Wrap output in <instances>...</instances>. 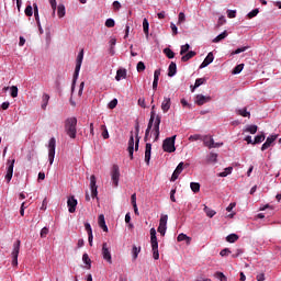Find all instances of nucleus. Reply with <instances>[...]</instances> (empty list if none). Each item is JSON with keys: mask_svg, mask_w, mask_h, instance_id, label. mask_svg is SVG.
<instances>
[{"mask_svg": "<svg viewBox=\"0 0 281 281\" xmlns=\"http://www.w3.org/2000/svg\"><path fill=\"white\" fill-rule=\"evenodd\" d=\"M76 126H78V119L69 117L65 121V132L66 135L70 137V139H76V135L78 134Z\"/></svg>", "mask_w": 281, "mask_h": 281, "instance_id": "f257e3e1", "label": "nucleus"}, {"mask_svg": "<svg viewBox=\"0 0 281 281\" xmlns=\"http://www.w3.org/2000/svg\"><path fill=\"white\" fill-rule=\"evenodd\" d=\"M85 59V49H81L77 56L76 67L72 78V89L76 86V80H78V76H80V67H82V60Z\"/></svg>", "mask_w": 281, "mask_h": 281, "instance_id": "f03ea898", "label": "nucleus"}, {"mask_svg": "<svg viewBox=\"0 0 281 281\" xmlns=\"http://www.w3.org/2000/svg\"><path fill=\"white\" fill-rule=\"evenodd\" d=\"M175 139H177V135L168 137L162 143V149L165 153H175L177 148L175 147Z\"/></svg>", "mask_w": 281, "mask_h": 281, "instance_id": "7ed1b4c3", "label": "nucleus"}, {"mask_svg": "<svg viewBox=\"0 0 281 281\" xmlns=\"http://www.w3.org/2000/svg\"><path fill=\"white\" fill-rule=\"evenodd\" d=\"M20 251H21V239H18L13 244V250L11 252L13 267H16V265H19V252Z\"/></svg>", "mask_w": 281, "mask_h": 281, "instance_id": "20e7f679", "label": "nucleus"}, {"mask_svg": "<svg viewBox=\"0 0 281 281\" xmlns=\"http://www.w3.org/2000/svg\"><path fill=\"white\" fill-rule=\"evenodd\" d=\"M54 157H56V138L52 137L48 142V161L50 166L54 164Z\"/></svg>", "mask_w": 281, "mask_h": 281, "instance_id": "39448f33", "label": "nucleus"}, {"mask_svg": "<svg viewBox=\"0 0 281 281\" xmlns=\"http://www.w3.org/2000/svg\"><path fill=\"white\" fill-rule=\"evenodd\" d=\"M16 160L12 159V160H8L7 161V173L4 176V179L7 181V183H10V181H12V176L14 175V164Z\"/></svg>", "mask_w": 281, "mask_h": 281, "instance_id": "423d86ee", "label": "nucleus"}, {"mask_svg": "<svg viewBox=\"0 0 281 281\" xmlns=\"http://www.w3.org/2000/svg\"><path fill=\"white\" fill-rule=\"evenodd\" d=\"M153 122H155V105L151 106L150 119L145 131L144 142H148L150 137V131L153 130Z\"/></svg>", "mask_w": 281, "mask_h": 281, "instance_id": "0eeeda50", "label": "nucleus"}, {"mask_svg": "<svg viewBox=\"0 0 281 281\" xmlns=\"http://www.w3.org/2000/svg\"><path fill=\"white\" fill-rule=\"evenodd\" d=\"M202 142L206 148H221L223 146V143H215L214 138L212 136H203Z\"/></svg>", "mask_w": 281, "mask_h": 281, "instance_id": "6e6552de", "label": "nucleus"}, {"mask_svg": "<svg viewBox=\"0 0 281 281\" xmlns=\"http://www.w3.org/2000/svg\"><path fill=\"white\" fill-rule=\"evenodd\" d=\"M111 179L114 188H117L120 183V166L113 165L111 170Z\"/></svg>", "mask_w": 281, "mask_h": 281, "instance_id": "1a4fd4ad", "label": "nucleus"}, {"mask_svg": "<svg viewBox=\"0 0 281 281\" xmlns=\"http://www.w3.org/2000/svg\"><path fill=\"white\" fill-rule=\"evenodd\" d=\"M167 225H168V215L162 214L160 216L159 226H158V233L161 236H166V229H168Z\"/></svg>", "mask_w": 281, "mask_h": 281, "instance_id": "9d476101", "label": "nucleus"}, {"mask_svg": "<svg viewBox=\"0 0 281 281\" xmlns=\"http://www.w3.org/2000/svg\"><path fill=\"white\" fill-rule=\"evenodd\" d=\"M102 257L106 260L109 265H113V258L111 257V250H109V245L106 243L102 244Z\"/></svg>", "mask_w": 281, "mask_h": 281, "instance_id": "9b49d317", "label": "nucleus"}, {"mask_svg": "<svg viewBox=\"0 0 281 281\" xmlns=\"http://www.w3.org/2000/svg\"><path fill=\"white\" fill-rule=\"evenodd\" d=\"M95 183H97L95 176L92 175L90 177V190H91L92 199H97L98 198V186Z\"/></svg>", "mask_w": 281, "mask_h": 281, "instance_id": "f8f14e48", "label": "nucleus"}, {"mask_svg": "<svg viewBox=\"0 0 281 281\" xmlns=\"http://www.w3.org/2000/svg\"><path fill=\"white\" fill-rule=\"evenodd\" d=\"M67 205H68V212L70 214H74V212H76V207L78 206V200H76V198L72 195L68 198Z\"/></svg>", "mask_w": 281, "mask_h": 281, "instance_id": "ddd939ff", "label": "nucleus"}, {"mask_svg": "<svg viewBox=\"0 0 281 281\" xmlns=\"http://www.w3.org/2000/svg\"><path fill=\"white\" fill-rule=\"evenodd\" d=\"M212 101V97H205L203 94H198L195 97V104H198V106H203V104H207V102Z\"/></svg>", "mask_w": 281, "mask_h": 281, "instance_id": "4468645a", "label": "nucleus"}, {"mask_svg": "<svg viewBox=\"0 0 281 281\" xmlns=\"http://www.w3.org/2000/svg\"><path fill=\"white\" fill-rule=\"evenodd\" d=\"M278 139V135H270L266 142L262 144L261 146V150L265 151L267 150L268 148H271V144H273V142H276Z\"/></svg>", "mask_w": 281, "mask_h": 281, "instance_id": "2eb2a0df", "label": "nucleus"}, {"mask_svg": "<svg viewBox=\"0 0 281 281\" xmlns=\"http://www.w3.org/2000/svg\"><path fill=\"white\" fill-rule=\"evenodd\" d=\"M127 150L130 158L133 159V153L135 151V136H133V132H131Z\"/></svg>", "mask_w": 281, "mask_h": 281, "instance_id": "dca6fc26", "label": "nucleus"}, {"mask_svg": "<svg viewBox=\"0 0 281 281\" xmlns=\"http://www.w3.org/2000/svg\"><path fill=\"white\" fill-rule=\"evenodd\" d=\"M183 162H180L177 168L175 169L172 176H171V181H177L179 179V175H181V172H183Z\"/></svg>", "mask_w": 281, "mask_h": 281, "instance_id": "f3484780", "label": "nucleus"}, {"mask_svg": "<svg viewBox=\"0 0 281 281\" xmlns=\"http://www.w3.org/2000/svg\"><path fill=\"white\" fill-rule=\"evenodd\" d=\"M151 150H153V144L150 143H146L145 145V162L150 164V155H151Z\"/></svg>", "mask_w": 281, "mask_h": 281, "instance_id": "a211bd4d", "label": "nucleus"}, {"mask_svg": "<svg viewBox=\"0 0 281 281\" xmlns=\"http://www.w3.org/2000/svg\"><path fill=\"white\" fill-rule=\"evenodd\" d=\"M85 227H86V232L88 234V243L90 246H92L93 245V231L91 229V224L86 223Z\"/></svg>", "mask_w": 281, "mask_h": 281, "instance_id": "6ab92c4d", "label": "nucleus"}, {"mask_svg": "<svg viewBox=\"0 0 281 281\" xmlns=\"http://www.w3.org/2000/svg\"><path fill=\"white\" fill-rule=\"evenodd\" d=\"M170 106H171L170 98L165 97L161 103L162 113H168V111H170Z\"/></svg>", "mask_w": 281, "mask_h": 281, "instance_id": "aec40b11", "label": "nucleus"}, {"mask_svg": "<svg viewBox=\"0 0 281 281\" xmlns=\"http://www.w3.org/2000/svg\"><path fill=\"white\" fill-rule=\"evenodd\" d=\"M177 75V64L175 61H171L168 68V76L169 78H172V76Z\"/></svg>", "mask_w": 281, "mask_h": 281, "instance_id": "412c9836", "label": "nucleus"}, {"mask_svg": "<svg viewBox=\"0 0 281 281\" xmlns=\"http://www.w3.org/2000/svg\"><path fill=\"white\" fill-rule=\"evenodd\" d=\"M99 227H101V229H103V232H109V227L106 226V222L104 220L103 214L99 215Z\"/></svg>", "mask_w": 281, "mask_h": 281, "instance_id": "4be33fe9", "label": "nucleus"}, {"mask_svg": "<svg viewBox=\"0 0 281 281\" xmlns=\"http://www.w3.org/2000/svg\"><path fill=\"white\" fill-rule=\"evenodd\" d=\"M206 79L205 78H198L195 80L194 87L191 86V92L194 93V89H199V87H201V85H205Z\"/></svg>", "mask_w": 281, "mask_h": 281, "instance_id": "5701e85b", "label": "nucleus"}, {"mask_svg": "<svg viewBox=\"0 0 281 281\" xmlns=\"http://www.w3.org/2000/svg\"><path fill=\"white\" fill-rule=\"evenodd\" d=\"M194 56H196V52L190 50L189 53H187L181 57V60L182 63H188V60L194 58Z\"/></svg>", "mask_w": 281, "mask_h": 281, "instance_id": "b1692460", "label": "nucleus"}, {"mask_svg": "<svg viewBox=\"0 0 281 281\" xmlns=\"http://www.w3.org/2000/svg\"><path fill=\"white\" fill-rule=\"evenodd\" d=\"M154 131H157L159 130V126L161 124V116H159V114L155 113V119H154Z\"/></svg>", "mask_w": 281, "mask_h": 281, "instance_id": "393cba45", "label": "nucleus"}, {"mask_svg": "<svg viewBox=\"0 0 281 281\" xmlns=\"http://www.w3.org/2000/svg\"><path fill=\"white\" fill-rule=\"evenodd\" d=\"M177 240H178V243H183V240H187V244L190 245V243L192 241V238H190L188 235L181 233L178 235Z\"/></svg>", "mask_w": 281, "mask_h": 281, "instance_id": "a878e982", "label": "nucleus"}, {"mask_svg": "<svg viewBox=\"0 0 281 281\" xmlns=\"http://www.w3.org/2000/svg\"><path fill=\"white\" fill-rule=\"evenodd\" d=\"M122 78H123V79L126 78V69H119V70L116 71L115 80H116L117 82H120V80H122Z\"/></svg>", "mask_w": 281, "mask_h": 281, "instance_id": "bb28decb", "label": "nucleus"}, {"mask_svg": "<svg viewBox=\"0 0 281 281\" xmlns=\"http://www.w3.org/2000/svg\"><path fill=\"white\" fill-rule=\"evenodd\" d=\"M204 212L209 218H214V216H216V211L210 209L207 205H204Z\"/></svg>", "mask_w": 281, "mask_h": 281, "instance_id": "cd10ccee", "label": "nucleus"}, {"mask_svg": "<svg viewBox=\"0 0 281 281\" xmlns=\"http://www.w3.org/2000/svg\"><path fill=\"white\" fill-rule=\"evenodd\" d=\"M228 33L227 31H224L223 33H221L220 35H217L214 40L213 43H221V41H224V38H227Z\"/></svg>", "mask_w": 281, "mask_h": 281, "instance_id": "c85d7f7f", "label": "nucleus"}, {"mask_svg": "<svg viewBox=\"0 0 281 281\" xmlns=\"http://www.w3.org/2000/svg\"><path fill=\"white\" fill-rule=\"evenodd\" d=\"M150 27V24L148 23V19H144L143 20V31H144V34L146 36V38H148V30Z\"/></svg>", "mask_w": 281, "mask_h": 281, "instance_id": "c756f323", "label": "nucleus"}, {"mask_svg": "<svg viewBox=\"0 0 281 281\" xmlns=\"http://www.w3.org/2000/svg\"><path fill=\"white\" fill-rule=\"evenodd\" d=\"M207 161L209 164H216V161H218V154L210 153Z\"/></svg>", "mask_w": 281, "mask_h": 281, "instance_id": "7c9ffc66", "label": "nucleus"}, {"mask_svg": "<svg viewBox=\"0 0 281 281\" xmlns=\"http://www.w3.org/2000/svg\"><path fill=\"white\" fill-rule=\"evenodd\" d=\"M33 10H34V16L37 25H41V18L38 16V4L34 3L33 4Z\"/></svg>", "mask_w": 281, "mask_h": 281, "instance_id": "2f4dec72", "label": "nucleus"}, {"mask_svg": "<svg viewBox=\"0 0 281 281\" xmlns=\"http://www.w3.org/2000/svg\"><path fill=\"white\" fill-rule=\"evenodd\" d=\"M246 133H250V135H256V133H258V125H248L246 127Z\"/></svg>", "mask_w": 281, "mask_h": 281, "instance_id": "473e14b6", "label": "nucleus"}, {"mask_svg": "<svg viewBox=\"0 0 281 281\" xmlns=\"http://www.w3.org/2000/svg\"><path fill=\"white\" fill-rule=\"evenodd\" d=\"M265 139H266L265 133H261L255 137L252 145L255 146V144H262Z\"/></svg>", "mask_w": 281, "mask_h": 281, "instance_id": "72a5a7b5", "label": "nucleus"}, {"mask_svg": "<svg viewBox=\"0 0 281 281\" xmlns=\"http://www.w3.org/2000/svg\"><path fill=\"white\" fill-rule=\"evenodd\" d=\"M190 188L195 194L196 192H201V184L199 182H191Z\"/></svg>", "mask_w": 281, "mask_h": 281, "instance_id": "f704fd0d", "label": "nucleus"}, {"mask_svg": "<svg viewBox=\"0 0 281 281\" xmlns=\"http://www.w3.org/2000/svg\"><path fill=\"white\" fill-rule=\"evenodd\" d=\"M42 100H43L42 109L45 110L47 109V104H49V94L44 93Z\"/></svg>", "mask_w": 281, "mask_h": 281, "instance_id": "c9c22d12", "label": "nucleus"}, {"mask_svg": "<svg viewBox=\"0 0 281 281\" xmlns=\"http://www.w3.org/2000/svg\"><path fill=\"white\" fill-rule=\"evenodd\" d=\"M237 113L238 115H241V117H251V113L247 111V108L238 110Z\"/></svg>", "mask_w": 281, "mask_h": 281, "instance_id": "e433bc0d", "label": "nucleus"}, {"mask_svg": "<svg viewBox=\"0 0 281 281\" xmlns=\"http://www.w3.org/2000/svg\"><path fill=\"white\" fill-rule=\"evenodd\" d=\"M82 260L85 265H87L88 269H91V258H89L88 254L82 255Z\"/></svg>", "mask_w": 281, "mask_h": 281, "instance_id": "4c0bfd02", "label": "nucleus"}, {"mask_svg": "<svg viewBox=\"0 0 281 281\" xmlns=\"http://www.w3.org/2000/svg\"><path fill=\"white\" fill-rule=\"evenodd\" d=\"M243 69H245V64H239L233 69L232 74L238 75L240 74V71H243Z\"/></svg>", "mask_w": 281, "mask_h": 281, "instance_id": "58836bf2", "label": "nucleus"}, {"mask_svg": "<svg viewBox=\"0 0 281 281\" xmlns=\"http://www.w3.org/2000/svg\"><path fill=\"white\" fill-rule=\"evenodd\" d=\"M232 170H234L233 167H227V168L224 169L223 172L218 173V177H227L228 175H232Z\"/></svg>", "mask_w": 281, "mask_h": 281, "instance_id": "ea45409f", "label": "nucleus"}, {"mask_svg": "<svg viewBox=\"0 0 281 281\" xmlns=\"http://www.w3.org/2000/svg\"><path fill=\"white\" fill-rule=\"evenodd\" d=\"M227 243H236V240H238V235L237 234H229L226 237Z\"/></svg>", "mask_w": 281, "mask_h": 281, "instance_id": "a19ab883", "label": "nucleus"}, {"mask_svg": "<svg viewBox=\"0 0 281 281\" xmlns=\"http://www.w3.org/2000/svg\"><path fill=\"white\" fill-rule=\"evenodd\" d=\"M57 14H58L59 19H63V16H65V5H63V4L58 5Z\"/></svg>", "mask_w": 281, "mask_h": 281, "instance_id": "79ce46f5", "label": "nucleus"}, {"mask_svg": "<svg viewBox=\"0 0 281 281\" xmlns=\"http://www.w3.org/2000/svg\"><path fill=\"white\" fill-rule=\"evenodd\" d=\"M136 69L138 71V74H142V71H146V65L144 64V61H138Z\"/></svg>", "mask_w": 281, "mask_h": 281, "instance_id": "37998d69", "label": "nucleus"}, {"mask_svg": "<svg viewBox=\"0 0 281 281\" xmlns=\"http://www.w3.org/2000/svg\"><path fill=\"white\" fill-rule=\"evenodd\" d=\"M164 54L167 56V58H170V59L175 58V52H172V49L170 48H165Z\"/></svg>", "mask_w": 281, "mask_h": 281, "instance_id": "c03bdc74", "label": "nucleus"}, {"mask_svg": "<svg viewBox=\"0 0 281 281\" xmlns=\"http://www.w3.org/2000/svg\"><path fill=\"white\" fill-rule=\"evenodd\" d=\"M139 251H142V248H137V246H133L132 254L134 260H137V256H139Z\"/></svg>", "mask_w": 281, "mask_h": 281, "instance_id": "a18cd8bd", "label": "nucleus"}, {"mask_svg": "<svg viewBox=\"0 0 281 281\" xmlns=\"http://www.w3.org/2000/svg\"><path fill=\"white\" fill-rule=\"evenodd\" d=\"M101 131L103 139H109V130H106V125H101Z\"/></svg>", "mask_w": 281, "mask_h": 281, "instance_id": "49530a36", "label": "nucleus"}, {"mask_svg": "<svg viewBox=\"0 0 281 281\" xmlns=\"http://www.w3.org/2000/svg\"><path fill=\"white\" fill-rule=\"evenodd\" d=\"M204 61H206V64H209V65H212V63H214V54L209 53L207 56L205 57Z\"/></svg>", "mask_w": 281, "mask_h": 281, "instance_id": "de8ad7c7", "label": "nucleus"}, {"mask_svg": "<svg viewBox=\"0 0 281 281\" xmlns=\"http://www.w3.org/2000/svg\"><path fill=\"white\" fill-rule=\"evenodd\" d=\"M189 50H190V44L182 45L180 49V55L183 56L184 54H188Z\"/></svg>", "mask_w": 281, "mask_h": 281, "instance_id": "09e8293b", "label": "nucleus"}, {"mask_svg": "<svg viewBox=\"0 0 281 281\" xmlns=\"http://www.w3.org/2000/svg\"><path fill=\"white\" fill-rule=\"evenodd\" d=\"M19 95V88L16 86L11 87V98H18Z\"/></svg>", "mask_w": 281, "mask_h": 281, "instance_id": "8fccbe9b", "label": "nucleus"}, {"mask_svg": "<svg viewBox=\"0 0 281 281\" xmlns=\"http://www.w3.org/2000/svg\"><path fill=\"white\" fill-rule=\"evenodd\" d=\"M47 234H49V228L44 227L41 229L40 236L41 238H47Z\"/></svg>", "mask_w": 281, "mask_h": 281, "instance_id": "3c124183", "label": "nucleus"}, {"mask_svg": "<svg viewBox=\"0 0 281 281\" xmlns=\"http://www.w3.org/2000/svg\"><path fill=\"white\" fill-rule=\"evenodd\" d=\"M159 76H161V69H156L154 71V82H159Z\"/></svg>", "mask_w": 281, "mask_h": 281, "instance_id": "603ef678", "label": "nucleus"}, {"mask_svg": "<svg viewBox=\"0 0 281 281\" xmlns=\"http://www.w3.org/2000/svg\"><path fill=\"white\" fill-rule=\"evenodd\" d=\"M199 139H203V137L201 136V134H194V135H191L189 137V140L190 142H199Z\"/></svg>", "mask_w": 281, "mask_h": 281, "instance_id": "864d4df0", "label": "nucleus"}, {"mask_svg": "<svg viewBox=\"0 0 281 281\" xmlns=\"http://www.w3.org/2000/svg\"><path fill=\"white\" fill-rule=\"evenodd\" d=\"M260 12V10L258 9H255L252 11H250L248 14H247V18L248 19H254V16H258V13Z\"/></svg>", "mask_w": 281, "mask_h": 281, "instance_id": "5fc2aeb1", "label": "nucleus"}, {"mask_svg": "<svg viewBox=\"0 0 281 281\" xmlns=\"http://www.w3.org/2000/svg\"><path fill=\"white\" fill-rule=\"evenodd\" d=\"M49 3H50V8L53 10V16H56V8H57L56 0H49Z\"/></svg>", "mask_w": 281, "mask_h": 281, "instance_id": "6e6d98bb", "label": "nucleus"}, {"mask_svg": "<svg viewBox=\"0 0 281 281\" xmlns=\"http://www.w3.org/2000/svg\"><path fill=\"white\" fill-rule=\"evenodd\" d=\"M105 27H115V20L113 19H108L105 21Z\"/></svg>", "mask_w": 281, "mask_h": 281, "instance_id": "4d7b16f0", "label": "nucleus"}, {"mask_svg": "<svg viewBox=\"0 0 281 281\" xmlns=\"http://www.w3.org/2000/svg\"><path fill=\"white\" fill-rule=\"evenodd\" d=\"M24 12H25L26 16H32V14H34L32 5H30V4L25 8Z\"/></svg>", "mask_w": 281, "mask_h": 281, "instance_id": "13d9d810", "label": "nucleus"}, {"mask_svg": "<svg viewBox=\"0 0 281 281\" xmlns=\"http://www.w3.org/2000/svg\"><path fill=\"white\" fill-rule=\"evenodd\" d=\"M151 249L159 248V243L157 241V237H150Z\"/></svg>", "mask_w": 281, "mask_h": 281, "instance_id": "bf43d9fd", "label": "nucleus"}, {"mask_svg": "<svg viewBox=\"0 0 281 281\" xmlns=\"http://www.w3.org/2000/svg\"><path fill=\"white\" fill-rule=\"evenodd\" d=\"M154 260H159V248H151Z\"/></svg>", "mask_w": 281, "mask_h": 281, "instance_id": "052dcab7", "label": "nucleus"}, {"mask_svg": "<svg viewBox=\"0 0 281 281\" xmlns=\"http://www.w3.org/2000/svg\"><path fill=\"white\" fill-rule=\"evenodd\" d=\"M186 22V13L180 12L178 15V23H184Z\"/></svg>", "mask_w": 281, "mask_h": 281, "instance_id": "680f3d73", "label": "nucleus"}, {"mask_svg": "<svg viewBox=\"0 0 281 281\" xmlns=\"http://www.w3.org/2000/svg\"><path fill=\"white\" fill-rule=\"evenodd\" d=\"M131 203H132L133 207L137 206V194L136 193L132 194Z\"/></svg>", "mask_w": 281, "mask_h": 281, "instance_id": "e2e57ef3", "label": "nucleus"}, {"mask_svg": "<svg viewBox=\"0 0 281 281\" xmlns=\"http://www.w3.org/2000/svg\"><path fill=\"white\" fill-rule=\"evenodd\" d=\"M247 49H249V46H244V47L237 48L235 52H233V54H243V52H247Z\"/></svg>", "mask_w": 281, "mask_h": 281, "instance_id": "0e129e2a", "label": "nucleus"}, {"mask_svg": "<svg viewBox=\"0 0 281 281\" xmlns=\"http://www.w3.org/2000/svg\"><path fill=\"white\" fill-rule=\"evenodd\" d=\"M109 109L113 110L115 106H117V99H113L109 104Z\"/></svg>", "mask_w": 281, "mask_h": 281, "instance_id": "69168bd1", "label": "nucleus"}, {"mask_svg": "<svg viewBox=\"0 0 281 281\" xmlns=\"http://www.w3.org/2000/svg\"><path fill=\"white\" fill-rule=\"evenodd\" d=\"M216 278L221 281H227V277L223 272H216Z\"/></svg>", "mask_w": 281, "mask_h": 281, "instance_id": "338daca9", "label": "nucleus"}, {"mask_svg": "<svg viewBox=\"0 0 281 281\" xmlns=\"http://www.w3.org/2000/svg\"><path fill=\"white\" fill-rule=\"evenodd\" d=\"M229 254H232V251H229V248H224L223 250H221L220 255L222 257H225V256H229Z\"/></svg>", "mask_w": 281, "mask_h": 281, "instance_id": "774afa93", "label": "nucleus"}]
</instances>
